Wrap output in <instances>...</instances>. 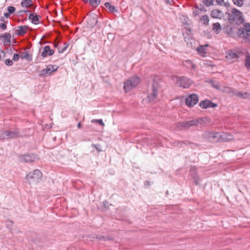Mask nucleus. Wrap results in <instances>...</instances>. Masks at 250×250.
I'll return each mask as SVG.
<instances>
[{"label":"nucleus","instance_id":"412c9836","mask_svg":"<svg viewBox=\"0 0 250 250\" xmlns=\"http://www.w3.org/2000/svg\"><path fill=\"white\" fill-rule=\"evenodd\" d=\"M40 18H41L40 16L37 15V14L34 15L33 13L30 14L29 16V19L31 20L32 22L35 24L37 23V22L39 21Z\"/></svg>","mask_w":250,"mask_h":250},{"label":"nucleus","instance_id":"a211bd4d","mask_svg":"<svg viewBox=\"0 0 250 250\" xmlns=\"http://www.w3.org/2000/svg\"><path fill=\"white\" fill-rule=\"evenodd\" d=\"M20 56L21 58L25 59L28 61H31L32 59V56L26 51L20 52Z\"/></svg>","mask_w":250,"mask_h":250},{"label":"nucleus","instance_id":"a19ab883","mask_svg":"<svg viewBox=\"0 0 250 250\" xmlns=\"http://www.w3.org/2000/svg\"><path fill=\"white\" fill-rule=\"evenodd\" d=\"M6 54L3 50H0V60H3L5 57Z\"/></svg>","mask_w":250,"mask_h":250},{"label":"nucleus","instance_id":"7c9ffc66","mask_svg":"<svg viewBox=\"0 0 250 250\" xmlns=\"http://www.w3.org/2000/svg\"><path fill=\"white\" fill-rule=\"evenodd\" d=\"M233 3L238 7H242L244 4L243 0H232Z\"/></svg>","mask_w":250,"mask_h":250},{"label":"nucleus","instance_id":"c756f323","mask_svg":"<svg viewBox=\"0 0 250 250\" xmlns=\"http://www.w3.org/2000/svg\"><path fill=\"white\" fill-rule=\"evenodd\" d=\"M63 45H64V46L62 47H58V52L59 53H62L63 52H64L66 50V49L67 48L68 46V44L67 43V42H64L63 43Z\"/></svg>","mask_w":250,"mask_h":250},{"label":"nucleus","instance_id":"f03ea898","mask_svg":"<svg viewBox=\"0 0 250 250\" xmlns=\"http://www.w3.org/2000/svg\"><path fill=\"white\" fill-rule=\"evenodd\" d=\"M140 82V78L136 75L133 76L124 82V90L125 92L129 91L135 87Z\"/></svg>","mask_w":250,"mask_h":250},{"label":"nucleus","instance_id":"09e8293b","mask_svg":"<svg viewBox=\"0 0 250 250\" xmlns=\"http://www.w3.org/2000/svg\"><path fill=\"white\" fill-rule=\"evenodd\" d=\"M167 3H169V4H171V3L172 2L173 0H164Z\"/></svg>","mask_w":250,"mask_h":250},{"label":"nucleus","instance_id":"9b49d317","mask_svg":"<svg viewBox=\"0 0 250 250\" xmlns=\"http://www.w3.org/2000/svg\"><path fill=\"white\" fill-rule=\"evenodd\" d=\"M208 44L204 45H200L197 48V51L199 55L203 57L206 56L207 54V48L208 47Z\"/></svg>","mask_w":250,"mask_h":250},{"label":"nucleus","instance_id":"9d476101","mask_svg":"<svg viewBox=\"0 0 250 250\" xmlns=\"http://www.w3.org/2000/svg\"><path fill=\"white\" fill-rule=\"evenodd\" d=\"M199 101V98L197 95L191 94L188 96V106H193Z\"/></svg>","mask_w":250,"mask_h":250},{"label":"nucleus","instance_id":"6ab92c4d","mask_svg":"<svg viewBox=\"0 0 250 250\" xmlns=\"http://www.w3.org/2000/svg\"><path fill=\"white\" fill-rule=\"evenodd\" d=\"M96 238L99 239L100 240L105 241L107 240H112L114 238L109 235H96Z\"/></svg>","mask_w":250,"mask_h":250},{"label":"nucleus","instance_id":"dca6fc26","mask_svg":"<svg viewBox=\"0 0 250 250\" xmlns=\"http://www.w3.org/2000/svg\"><path fill=\"white\" fill-rule=\"evenodd\" d=\"M28 28V26L25 25L19 26L16 33L19 36H22L26 33Z\"/></svg>","mask_w":250,"mask_h":250},{"label":"nucleus","instance_id":"49530a36","mask_svg":"<svg viewBox=\"0 0 250 250\" xmlns=\"http://www.w3.org/2000/svg\"><path fill=\"white\" fill-rule=\"evenodd\" d=\"M54 46L56 48H57L58 49V47H60L59 46V43L58 42H54Z\"/></svg>","mask_w":250,"mask_h":250},{"label":"nucleus","instance_id":"0eeeda50","mask_svg":"<svg viewBox=\"0 0 250 250\" xmlns=\"http://www.w3.org/2000/svg\"><path fill=\"white\" fill-rule=\"evenodd\" d=\"M231 15L229 17V19H239L241 20L243 16L242 13L236 8H233L231 11Z\"/></svg>","mask_w":250,"mask_h":250},{"label":"nucleus","instance_id":"4d7b16f0","mask_svg":"<svg viewBox=\"0 0 250 250\" xmlns=\"http://www.w3.org/2000/svg\"><path fill=\"white\" fill-rule=\"evenodd\" d=\"M146 183H147V184H148V182L146 181Z\"/></svg>","mask_w":250,"mask_h":250},{"label":"nucleus","instance_id":"2eb2a0df","mask_svg":"<svg viewBox=\"0 0 250 250\" xmlns=\"http://www.w3.org/2000/svg\"><path fill=\"white\" fill-rule=\"evenodd\" d=\"M211 16L213 18L221 19L223 16V13L219 10L214 9L211 12Z\"/></svg>","mask_w":250,"mask_h":250},{"label":"nucleus","instance_id":"473e14b6","mask_svg":"<svg viewBox=\"0 0 250 250\" xmlns=\"http://www.w3.org/2000/svg\"><path fill=\"white\" fill-rule=\"evenodd\" d=\"M199 121L197 120H193L188 121V126H197L199 124Z\"/></svg>","mask_w":250,"mask_h":250},{"label":"nucleus","instance_id":"c9c22d12","mask_svg":"<svg viewBox=\"0 0 250 250\" xmlns=\"http://www.w3.org/2000/svg\"><path fill=\"white\" fill-rule=\"evenodd\" d=\"M8 12L9 14H13L15 11V8L12 6H9L7 7Z\"/></svg>","mask_w":250,"mask_h":250},{"label":"nucleus","instance_id":"58836bf2","mask_svg":"<svg viewBox=\"0 0 250 250\" xmlns=\"http://www.w3.org/2000/svg\"><path fill=\"white\" fill-rule=\"evenodd\" d=\"M5 64L7 66H11L13 64V62L12 60L10 59H7L5 61Z\"/></svg>","mask_w":250,"mask_h":250},{"label":"nucleus","instance_id":"603ef678","mask_svg":"<svg viewBox=\"0 0 250 250\" xmlns=\"http://www.w3.org/2000/svg\"><path fill=\"white\" fill-rule=\"evenodd\" d=\"M77 127L80 128L81 127V123H79L77 125Z\"/></svg>","mask_w":250,"mask_h":250},{"label":"nucleus","instance_id":"20e7f679","mask_svg":"<svg viewBox=\"0 0 250 250\" xmlns=\"http://www.w3.org/2000/svg\"><path fill=\"white\" fill-rule=\"evenodd\" d=\"M18 159L21 162L30 163L35 161L38 158L36 155L33 154L27 153L19 155Z\"/></svg>","mask_w":250,"mask_h":250},{"label":"nucleus","instance_id":"3c124183","mask_svg":"<svg viewBox=\"0 0 250 250\" xmlns=\"http://www.w3.org/2000/svg\"><path fill=\"white\" fill-rule=\"evenodd\" d=\"M28 12H29V11H28V10H21L20 11V13H27Z\"/></svg>","mask_w":250,"mask_h":250},{"label":"nucleus","instance_id":"bb28decb","mask_svg":"<svg viewBox=\"0 0 250 250\" xmlns=\"http://www.w3.org/2000/svg\"><path fill=\"white\" fill-rule=\"evenodd\" d=\"M200 21L203 24L208 25L209 21V18L208 16L204 15L202 16L200 18Z\"/></svg>","mask_w":250,"mask_h":250},{"label":"nucleus","instance_id":"393cba45","mask_svg":"<svg viewBox=\"0 0 250 250\" xmlns=\"http://www.w3.org/2000/svg\"><path fill=\"white\" fill-rule=\"evenodd\" d=\"M213 30L216 34H218L221 30V26L220 24L218 22L213 23Z\"/></svg>","mask_w":250,"mask_h":250},{"label":"nucleus","instance_id":"aec40b11","mask_svg":"<svg viewBox=\"0 0 250 250\" xmlns=\"http://www.w3.org/2000/svg\"><path fill=\"white\" fill-rule=\"evenodd\" d=\"M3 38L4 39V43H10L11 34L10 33H5L2 35L0 37V39Z\"/></svg>","mask_w":250,"mask_h":250},{"label":"nucleus","instance_id":"f8f14e48","mask_svg":"<svg viewBox=\"0 0 250 250\" xmlns=\"http://www.w3.org/2000/svg\"><path fill=\"white\" fill-rule=\"evenodd\" d=\"M54 53V51L50 49L49 45L45 46L43 48V51L41 54V56L42 57H46L47 55L51 56Z\"/></svg>","mask_w":250,"mask_h":250},{"label":"nucleus","instance_id":"c85d7f7f","mask_svg":"<svg viewBox=\"0 0 250 250\" xmlns=\"http://www.w3.org/2000/svg\"><path fill=\"white\" fill-rule=\"evenodd\" d=\"M245 65L248 69H250V55H247L246 56Z\"/></svg>","mask_w":250,"mask_h":250},{"label":"nucleus","instance_id":"39448f33","mask_svg":"<svg viewBox=\"0 0 250 250\" xmlns=\"http://www.w3.org/2000/svg\"><path fill=\"white\" fill-rule=\"evenodd\" d=\"M172 80L178 86L186 88H187V83L188 82L187 78L184 76L177 77L173 76L171 77Z\"/></svg>","mask_w":250,"mask_h":250},{"label":"nucleus","instance_id":"423d86ee","mask_svg":"<svg viewBox=\"0 0 250 250\" xmlns=\"http://www.w3.org/2000/svg\"><path fill=\"white\" fill-rule=\"evenodd\" d=\"M244 28L239 29V31L243 34V38H247L250 36V24L246 23L244 24Z\"/></svg>","mask_w":250,"mask_h":250},{"label":"nucleus","instance_id":"c03bdc74","mask_svg":"<svg viewBox=\"0 0 250 250\" xmlns=\"http://www.w3.org/2000/svg\"><path fill=\"white\" fill-rule=\"evenodd\" d=\"M0 27L2 29H5L6 28V25L4 23H1L0 24Z\"/></svg>","mask_w":250,"mask_h":250},{"label":"nucleus","instance_id":"4be33fe9","mask_svg":"<svg viewBox=\"0 0 250 250\" xmlns=\"http://www.w3.org/2000/svg\"><path fill=\"white\" fill-rule=\"evenodd\" d=\"M220 90L225 93L230 94L231 96L234 95L235 90L229 87H224Z\"/></svg>","mask_w":250,"mask_h":250},{"label":"nucleus","instance_id":"6e6d98bb","mask_svg":"<svg viewBox=\"0 0 250 250\" xmlns=\"http://www.w3.org/2000/svg\"><path fill=\"white\" fill-rule=\"evenodd\" d=\"M232 138L230 137V138H229L228 139L229 140H230V139H231Z\"/></svg>","mask_w":250,"mask_h":250},{"label":"nucleus","instance_id":"4c0bfd02","mask_svg":"<svg viewBox=\"0 0 250 250\" xmlns=\"http://www.w3.org/2000/svg\"><path fill=\"white\" fill-rule=\"evenodd\" d=\"M91 122L93 123H97L102 126H104V123L102 119L92 120Z\"/></svg>","mask_w":250,"mask_h":250},{"label":"nucleus","instance_id":"13d9d810","mask_svg":"<svg viewBox=\"0 0 250 250\" xmlns=\"http://www.w3.org/2000/svg\"><path fill=\"white\" fill-rule=\"evenodd\" d=\"M146 183H147V184H148V182L146 181Z\"/></svg>","mask_w":250,"mask_h":250},{"label":"nucleus","instance_id":"ea45409f","mask_svg":"<svg viewBox=\"0 0 250 250\" xmlns=\"http://www.w3.org/2000/svg\"><path fill=\"white\" fill-rule=\"evenodd\" d=\"M20 56V54H19L18 53H15L13 55L12 60H13L15 62L18 61L19 59Z\"/></svg>","mask_w":250,"mask_h":250},{"label":"nucleus","instance_id":"6e6552de","mask_svg":"<svg viewBox=\"0 0 250 250\" xmlns=\"http://www.w3.org/2000/svg\"><path fill=\"white\" fill-rule=\"evenodd\" d=\"M199 105L203 109H206L209 107H215L217 106V104H214L210 101L208 100L202 101L200 103Z\"/></svg>","mask_w":250,"mask_h":250},{"label":"nucleus","instance_id":"f257e3e1","mask_svg":"<svg viewBox=\"0 0 250 250\" xmlns=\"http://www.w3.org/2000/svg\"><path fill=\"white\" fill-rule=\"evenodd\" d=\"M159 88L158 83L154 81L150 88L147 91L146 101L148 102H156L158 100L157 97L159 92Z\"/></svg>","mask_w":250,"mask_h":250},{"label":"nucleus","instance_id":"79ce46f5","mask_svg":"<svg viewBox=\"0 0 250 250\" xmlns=\"http://www.w3.org/2000/svg\"><path fill=\"white\" fill-rule=\"evenodd\" d=\"M95 148L97 149L98 151H102V147L99 144H96L93 145Z\"/></svg>","mask_w":250,"mask_h":250},{"label":"nucleus","instance_id":"f704fd0d","mask_svg":"<svg viewBox=\"0 0 250 250\" xmlns=\"http://www.w3.org/2000/svg\"><path fill=\"white\" fill-rule=\"evenodd\" d=\"M187 125H188L187 122L180 123L179 124L177 127L179 128V129H182L183 128L186 127Z\"/></svg>","mask_w":250,"mask_h":250},{"label":"nucleus","instance_id":"864d4df0","mask_svg":"<svg viewBox=\"0 0 250 250\" xmlns=\"http://www.w3.org/2000/svg\"><path fill=\"white\" fill-rule=\"evenodd\" d=\"M214 135L213 136V137H216V135H217L218 133H214Z\"/></svg>","mask_w":250,"mask_h":250},{"label":"nucleus","instance_id":"ddd939ff","mask_svg":"<svg viewBox=\"0 0 250 250\" xmlns=\"http://www.w3.org/2000/svg\"><path fill=\"white\" fill-rule=\"evenodd\" d=\"M236 97H238L241 99H250V93L248 92H242L241 91L235 90L234 95Z\"/></svg>","mask_w":250,"mask_h":250},{"label":"nucleus","instance_id":"5701e85b","mask_svg":"<svg viewBox=\"0 0 250 250\" xmlns=\"http://www.w3.org/2000/svg\"><path fill=\"white\" fill-rule=\"evenodd\" d=\"M32 0H22L21 2V5L23 7L29 8L32 6Z\"/></svg>","mask_w":250,"mask_h":250},{"label":"nucleus","instance_id":"bf43d9fd","mask_svg":"<svg viewBox=\"0 0 250 250\" xmlns=\"http://www.w3.org/2000/svg\"><path fill=\"white\" fill-rule=\"evenodd\" d=\"M229 137H231V135H230V134H229Z\"/></svg>","mask_w":250,"mask_h":250},{"label":"nucleus","instance_id":"2f4dec72","mask_svg":"<svg viewBox=\"0 0 250 250\" xmlns=\"http://www.w3.org/2000/svg\"><path fill=\"white\" fill-rule=\"evenodd\" d=\"M214 0H203L204 4L207 6L213 5Z\"/></svg>","mask_w":250,"mask_h":250},{"label":"nucleus","instance_id":"f3484780","mask_svg":"<svg viewBox=\"0 0 250 250\" xmlns=\"http://www.w3.org/2000/svg\"><path fill=\"white\" fill-rule=\"evenodd\" d=\"M58 68V67L55 65L49 64L45 68L47 70V75H50L53 72L56 71Z\"/></svg>","mask_w":250,"mask_h":250},{"label":"nucleus","instance_id":"7ed1b4c3","mask_svg":"<svg viewBox=\"0 0 250 250\" xmlns=\"http://www.w3.org/2000/svg\"><path fill=\"white\" fill-rule=\"evenodd\" d=\"M42 177V172L38 169H35L34 171L29 172L26 176L25 179L28 181L29 184L37 183L40 181Z\"/></svg>","mask_w":250,"mask_h":250},{"label":"nucleus","instance_id":"1a4fd4ad","mask_svg":"<svg viewBox=\"0 0 250 250\" xmlns=\"http://www.w3.org/2000/svg\"><path fill=\"white\" fill-rule=\"evenodd\" d=\"M226 58L228 61L233 62L237 60L238 56L232 51H228L226 53Z\"/></svg>","mask_w":250,"mask_h":250},{"label":"nucleus","instance_id":"72a5a7b5","mask_svg":"<svg viewBox=\"0 0 250 250\" xmlns=\"http://www.w3.org/2000/svg\"><path fill=\"white\" fill-rule=\"evenodd\" d=\"M8 139L6 131L0 132V140Z\"/></svg>","mask_w":250,"mask_h":250},{"label":"nucleus","instance_id":"37998d69","mask_svg":"<svg viewBox=\"0 0 250 250\" xmlns=\"http://www.w3.org/2000/svg\"><path fill=\"white\" fill-rule=\"evenodd\" d=\"M45 75H47V70H46L45 69H42L41 71V73H40L39 75L40 76H44Z\"/></svg>","mask_w":250,"mask_h":250},{"label":"nucleus","instance_id":"b1692460","mask_svg":"<svg viewBox=\"0 0 250 250\" xmlns=\"http://www.w3.org/2000/svg\"><path fill=\"white\" fill-rule=\"evenodd\" d=\"M105 6L108 9L109 11L112 13L117 12L118 10L115 7L110 4L109 2H106L104 4Z\"/></svg>","mask_w":250,"mask_h":250},{"label":"nucleus","instance_id":"cd10ccee","mask_svg":"<svg viewBox=\"0 0 250 250\" xmlns=\"http://www.w3.org/2000/svg\"><path fill=\"white\" fill-rule=\"evenodd\" d=\"M87 2L88 0H83ZM90 4L93 7L97 6L100 3L101 0H89Z\"/></svg>","mask_w":250,"mask_h":250},{"label":"nucleus","instance_id":"a878e982","mask_svg":"<svg viewBox=\"0 0 250 250\" xmlns=\"http://www.w3.org/2000/svg\"><path fill=\"white\" fill-rule=\"evenodd\" d=\"M185 21H183V24H184V27L182 30L183 35L185 39H186L188 36V28H187V21H186V19H184Z\"/></svg>","mask_w":250,"mask_h":250},{"label":"nucleus","instance_id":"5fc2aeb1","mask_svg":"<svg viewBox=\"0 0 250 250\" xmlns=\"http://www.w3.org/2000/svg\"><path fill=\"white\" fill-rule=\"evenodd\" d=\"M182 18H184L186 17H185V16H182Z\"/></svg>","mask_w":250,"mask_h":250},{"label":"nucleus","instance_id":"8fccbe9b","mask_svg":"<svg viewBox=\"0 0 250 250\" xmlns=\"http://www.w3.org/2000/svg\"><path fill=\"white\" fill-rule=\"evenodd\" d=\"M185 103L186 105H188V97H185Z\"/></svg>","mask_w":250,"mask_h":250},{"label":"nucleus","instance_id":"a18cd8bd","mask_svg":"<svg viewBox=\"0 0 250 250\" xmlns=\"http://www.w3.org/2000/svg\"><path fill=\"white\" fill-rule=\"evenodd\" d=\"M190 63L191 64V66L192 67V69H193V71H195V69H196V65L195 64H194L192 62H190Z\"/></svg>","mask_w":250,"mask_h":250},{"label":"nucleus","instance_id":"e433bc0d","mask_svg":"<svg viewBox=\"0 0 250 250\" xmlns=\"http://www.w3.org/2000/svg\"><path fill=\"white\" fill-rule=\"evenodd\" d=\"M193 179H194V182L196 185H198L200 183V179L197 177V176L195 175L194 173L192 175Z\"/></svg>","mask_w":250,"mask_h":250},{"label":"nucleus","instance_id":"4468645a","mask_svg":"<svg viewBox=\"0 0 250 250\" xmlns=\"http://www.w3.org/2000/svg\"><path fill=\"white\" fill-rule=\"evenodd\" d=\"M7 138L8 139H16L20 136V132L18 130L13 131H6Z\"/></svg>","mask_w":250,"mask_h":250},{"label":"nucleus","instance_id":"de8ad7c7","mask_svg":"<svg viewBox=\"0 0 250 250\" xmlns=\"http://www.w3.org/2000/svg\"><path fill=\"white\" fill-rule=\"evenodd\" d=\"M10 15V14H9V13L8 12V13H5L4 14V16L6 18H8L9 17Z\"/></svg>","mask_w":250,"mask_h":250}]
</instances>
